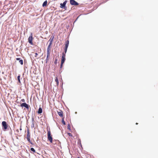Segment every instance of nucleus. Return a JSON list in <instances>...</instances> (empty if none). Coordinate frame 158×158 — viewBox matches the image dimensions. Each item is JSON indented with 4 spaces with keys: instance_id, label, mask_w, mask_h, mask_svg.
I'll list each match as a JSON object with an SVG mask.
<instances>
[{
    "instance_id": "1",
    "label": "nucleus",
    "mask_w": 158,
    "mask_h": 158,
    "mask_svg": "<svg viewBox=\"0 0 158 158\" xmlns=\"http://www.w3.org/2000/svg\"><path fill=\"white\" fill-rule=\"evenodd\" d=\"M47 131L48 140L51 143H52L53 141L54 142L55 141V142H59V141L58 140H54L53 141V138L52 137V135H51L50 128H49V129L48 128Z\"/></svg>"
},
{
    "instance_id": "2",
    "label": "nucleus",
    "mask_w": 158,
    "mask_h": 158,
    "mask_svg": "<svg viewBox=\"0 0 158 158\" xmlns=\"http://www.w3.org/2000/svg\"><path fill=\"white\" fill-rule=\"evenodd\" d=\"M2 125L3 131H5L8 128V125L6 122L3 121L2 122Z\"/></svg>"
},
{
    "instance_id": "3",
    "label": "nucleus",
    "mask_w": 158,
    "mask_h": 158,
    "mask_svg": "<svg viewBox=\"0 0 158 158\" xmlns=\"http://www.w3.org/2000/svg\"><path fill=\"white\" fill-rule=\"evenodd\" d=\"M67 2L68 1L65 0L63 3H60V7L64 9L65 10H67V7L66 6V4Z\"/></svg>"
},
{
    "instance_id": "4",
    "label": "nucleus",
    "mask_w": 158,
    "mask_h": 158,
    "mask_svg": "<svg viewBox=\"0 0 158 158\" xmlns=\"http://www.w3.org/2000/svg\"><path fill=\"white\" fill-rule=\"evenodd\" d=\"M33 39V38L32 36V33H31V35L29 36V37L28 39V42L29 43L32 45H33V43L32 42Z\"/></svg>"
},
{
    "instance_id": "5",
    "label": "nucleus",
    "mask_w": 158,
    "mask_h": 158,
    "mask_svg": "<svg viewBox=\"0 0 158 158\" xmlns=\"http://www.w3.org/2000/svg\"><path fill=\"white\" fill-rule=\"evenodd\" d=\"M26 138L28 141H30L31 134L30 132L29 129L28 128H27V134Z\"/></svg>"
},
{
    "instance_id": "6",
    "label": "nucleus",
    "mask_w": 158,
    "mask_h": 158,
    "mask_svg": "<svg viewBox=\"0 0 158 158\" xmlns=\"http://www.w3.org/2000/svg\"><path fill=\"white\" fill-rule=\"evenodd\" d=\"M70 3L72 6H77L79 5V3L75 0H70Z\"/></svg>"
},
{
    "instance_id": "7",
    "label": "nucleus",
    "mask_w": 158,
    "mask_h": 158,
    "mask_svg": "<svg viewBox=\"0 0 158 158\" xmlns=\"http://www.w3.org/2000/svg\"><path fill=\"white\" fill-rule=\"evenodd\" d=\"M28 105V104H27L26 102H23L20 104V105H19L18 106H20L22 108H23V107H25V108L26 107H27V106Z\"/></svg>"
},
{
    "instance_id": "8",
    "label": "nucleus",
    "mask_w": 158,
    "mask_h": 158,
    "mask_svg": "<svg viewBox=\"0 0 158 158\" xmlns=\"http://www.w3.org/2000/svg\"><path fill=\"white\" fill-rule=\"evenodd\" d=\"M57 114L60 117L62 118L63 117V112L61 110H60V111H57Z\"/></svg>"
},
{
    "instance_id": "9",
    "label": "nucleus",
    "mask_w": 158,
    "mask_h": 158,
    "mask_svg": "<svg viewBox=\"0 0 158 158\" xmlns=\"http://www.w3.org/2000/svg\"><path fill=\"white\" fill-rule=\"evenodd\" d=\"M69 44V40H66L65 43V47L64 48L66 49H68Z\"/></svg>"
},
{
    "instance_id": "10",
    "label": "nucleus",
    "mask_w": 158,
    "mask_h": 158,
    "mask_svg": "<svg viewBox=\"0 0 158 158\" xmlns=\"http://www.w3.org/2000/svg\"><path fill=\"white\" fill-rule=\"evenodd\" d=\"M17 60H19V62L21 65L23 64V60L22 59H21L20 58H17L16 59Z\"/></svg>"
},
{
    "instance_id": "11",
    "label": "nucleus",
    "mask_w": 158,
    "mask_h": 158,
    "mask_svg": "<svg viewBox=\"0 0 158 158\" xmlns=\"http://www.w3.org/2000/svg\"><path fill=\"white\" fill-rule=\"evenodd\" d=\"M40 106H41L40 105L38 110L37 111V113L38 114H41L43 112L42 109Z\"/></svg>"
},
{
    "instance_id": "12",
    "label": "nucleus",
    "mask_w": 158,
    "mask_h": 158,
    "mask_svg": "<svg viewBox=\"0 0 158 158\" xmlns=\"http://www.w3.org/2000/svg\"><path fill=\"white\" fill-rule=\"evenodd\" d=\"M50 53H47V57H46V60H45V61H46L45 62L46 63H47L48 60L49 59V57L50 56Z\"/></svg>"
},
{
    "instance_id": "13",
    "label": "nucleus",
    "mask_w": 158,
    "mask_h": 158,
    "mask_svg": "<svg viewBox=\"0 0 158 158\" xmlns=\"http://www.w3.org/2000/svg\"><path fill=\"white\" fill-rule=\"evenodd\" d=\"M48 2L47 0L45 1L43 3L42 6L43 7H45L47 6Z\"/></svg>"
},
{
    "instance_id": "14",
    "label": "nucleus",
    "mask_w": 158,
    "mask_h": 158,
    "mask_svg": "<svg viewBox=\"0 0 158 158\" xmlns=\"http://www.w3.org/2000/svg\"><path fill=\"white\" fill-rule=\"evenodd\" d=\"M54 36L52 35L50 39L48 41H49V42L52 43L53 41V39H54Z\"/></svg>"
},
{
    "instance_id": "15",
    "label": "nucleus",
    "mask_w": 158,
    "mask_h": 158,
    "mask_svg": "<svg viewBox=\"0 0 158 158\" xmlns=\"http://www.w3.org/2000/svg\"><path fill=\"white\" fill-rule=\"evenodd\" d=\"M77 144L79 146H80L81 148H82V145L81 143V140L80 139H79L78 140Z\"/></svg>"
},
{
    "instance_id": "16",
    "label": "nucleus",
    "mask_w": 158,
    "mask_h": 158,
    "mask_svg": "<svg viewBox=\"0 0 158 158\" xmlns=\"http://www.w3.org/2000/svg\"><path fill=\"white\" fill-rule=\"evenodd\" d=\"M51 48V46H50V45H48V46L47 48V53H50V51Z\"/></svg>"
},
{
    "instance_id": "17",
    "label": "nucleus",
    "mask_w": 158,
    "mask_h": 158,
    "mask_svg": "<svg viewBox=\"0 0 158 158\" xmlns=\"http://www.w3.org/2000/svg\"><path fill=\"white\" fill-rule=\"evenodd\" d=\"M20 74H19L17 76V80L18 81V83L20 84L21 83V81H20Z\"/></svg>"
},
{
    "instance_id": "18",
    "label": "nucleus",
    "mask_w": 158,
    "mask_h": 158,
    "mask_svg": "<svg viewBox=\"0 0 158 158\" xmlns=\"http://www.w3.org/2000/svg\"><path fill=\"white\" fill-rule=\"evenodd\" d=\"M66 60L65 57H62L61 63H64Z\"/></svg>"
},
{
    "instance_id": "19",
    "label": "nucleus",
    "mask_w": 158,
    "mask_h": 158,
    "mask_svg": "<svg viewBox=\"0 0 158 158\" xmlns=\"http://www.w3.org/2000/svg\"><path fill=\"white\" fill-rule=\"evenodd\" d=\"M67 129L70 131H71V127H70V125L69 123H68V124Z\"/></svg>"
},
{
    "instance_id": "20",
    "label": "nucleus",
    "mask_w": 158,
    "mask_h": 158,
    "mask_svg": "<svg viewBox=\"0 0 158 158\" xmlns=\"http://www.w3.org/2000/svg\"><path fill=\"white\" fill-rule=\"evenodd\" d=\"M64 117L61 120V122L64 125H66V123L65 121H64Z\"/></svg>"
},
{
    "instance_id": "21",
    "label": "nucleus",
    "mask_w": 158,
    "mask_h": 158,
    "mask_svg": "<svg viewBox=\"0 0 158 158\" xmlns=\"http://www.w3.org/2000/svg\"><path fill=\"white\" fill-rule=\"evenodd\" d=\"M30 107L29 105H28L26 107H25L26 108L27 111L29 112V113H30L31 111V108H30V109L29 110V107Z\"/></svg>"
},
{
    "instance_id": "22",
    "label": "nucleus",
    "mask_w": 158,
    "mask_h": 158,
    "mask_svg": "<svg viewBox=\"0 0 158 158\" xmlns=\"http://www.w3.org/2000/svg\"><path fill=\"white\" fill-rule=\"evenodd\" d=\"M30 150L31 151V152H32L33 153H35L36 152L35 150L33 148H30Z\"/></svg>"
},
{
    "instance_id": "23",
    "label": "nucleus",
    "mask_w": 158,
    "mask_h": 158,
    "mask_svg": "<svg viewBox=\"0 0 158 158\" xmlns=\"http://www.w3.org/2000/svg\"><path fill=\"white\" fill-rule=\"evenodd\" d=\"M29 143H30L31 145V146H35V144L34 143H33L32 142V140H30V141H28Z\"/></svg>"
},
{
    "instance_id": "24",
    "label": "nucleus",
    "mask_w": 158,
    "mask_h": 158,
    "mask_svg": "<svg viewBox=\"0 0 158 158\" xmlns=\"http://www.w3.org/2000/svg\"><path fill=\"white\" fill-rule=\"evenodd\" d=\"M81 15H79L78 16L77 18H76V19L74 21L73 23V26L74 25V23L77 21V20L79 18V17Z\"/></svg>"
},
{
    "instance_id": "25",
    "label": "nucleus",
    "mask_w": 158,
    "mask_h": 158,
    "mask_svg": "<svg viewBox=\"0 0 158 158\" xmlns=\"http://www.w3.org/2000/svg\"><path fill=\"white\" fill-rule=\"evenodd\" d=\"M61 82H62V83L61 84V89L63 90H63H64V89H63V80H62V79L61 78Z\"/></svg>"
},
{
    "instance_id": "26",
    "label": "nucleus",
    "mask_w": 158,
    "mask_h": 158,
    "mask_svg": "<svg viewBox=\"0 0 158 158\" xmlns=\"http://www.w3.org/2000/svg\"><path fill=\"white\" fill-rule=\"evenodd\" d=\"M66 53H64L63 52L62 53V57H65Z\"/></svg>"
},
{
    "instance_id": "27",
    "label": "nucleus",
    "mask_w": 158,
    "mask_h": 158,
    "mask_svg": "<svg viewBox=\"0 0 158 158\" xmlns=\"http://www.w3.org/2000/svg\"><path fill=\"white\" fill-rule=\"evenodd\" d=\"M67 135L69 136L70 137H72L73 136V135H72V134H71V133H69V132H67Z\"/></svg>"
},
{
    "instance_id": "28",
    "label": "nucleus",
    "mask_w": 158,
    "mask_h": 158,
    "mask_svg": "<svg viewBox=\"0 0 158 158\" xmlns=\"http://www.w3.org/2000/svg\"><path fill=\"white\" fill-rule=\"evenodd\" d=\"M57 58H56L54 60V63L55 64H57Z\"/></svg>"
},
{
    "instance_id": "29",
    "label": "nucleus",
    "mask_w": 158,
    "mask_h": 158,
    "mask_svg": "<svg viewBox=\"0 0 158 158\" xmlns=\"http://www.w3.org/2000/svg\"><path fill=\"white\" fill-rule=\"evenodd\" d=\"M63 63H61L60 66V69H61L63 67Z\"/></svg>"
},
{
    "instance_id": "30",
    "label": "nucleus",
    "mask_w": 158,
    "mask_h": 158,
    "mask_svg": "<svg viewBox=\"0 0 158 158\" xmlns=\"http://www.w3.org/2000/svg\"><path fill=\"white\" fill-rule=\"evenodd\" d=\"M35 115V113L33 110L32 113V117H33Z\"/></svg>"
},
{
    "instance_id": "31",
    "label": "nucleus",
    "mask_w": 158,
    "mask_h": 158,
    "mask_svg": "<svg viewBox=\"0 0 158 158\" xmlns=\"http://www.w3.org/2000/svg\"><path fill=\"white\" fill-rule=\"evenodd\" d=\"M55 81L56 82H59L58 79L57 77H56L55 79Z\"/></svg>"
},
{
    "instance_id": "32",
    "label": "nucleus",
    "mask_w": 158,
    "mask_h": 158,
    "mask_svg": "<svg viewBox=\"0 0 158 158\" xmlns=\"http://www.w3.org/2000/svg\"><path fill=\"white\" fill-rule=\"evenodd\" d=\"M54 8V7H53L52 8H50L49 9H48V10H50V11H52L53 10V8Z\"/></svg>"
},
{
    "instance_id": "33",
    "label": "nucleus",
    "mask_w": 158,
    "mask_h": 158,
    "mask_svg": "<svg viewBox=\"0 0 158 158\" xmlns=\"http://www.w3.org/2000/svg\"><path fill=\"white\" fill-rule=\"evenodd\" d=\"M34 127V125L33 123H32L31 125V127L32 128Z\"/></svg>"
},
{
    "instance_id": "34",
    "label": "nucleus",
    "mask_w": 158,
    "mask_h": 158,
    "mask_svg": "<svg viewBox=\"0 0 158 158\" xmlns=\"http://www.w3.org/2000/svg\"><path fill=\"white\" fill-rule=\"evenodd\" d=\"M67 49L64 48V51L63 52L66 53L67 51Z\"/></svg>"
},
{
    "instance_id": "35",
    "label": "nucleus",
    "mask_w": 158,
    "mask_h": 158,
    "mask_svg": "<svg viewBox=\"0 0 158 158\" xmlns=\"http://www.w3.org/2000/svg\"><path fill=\"white\" fill-rule=\"evenodd\" d=\"M21 101L22 102H25V100L24 99H21Z\"/></svg>"
},
{
    "instance_id": "36",
    "label": "nucleus",
    "mask_w": 158,
    "mask_h": 158,
    "mask_svg": "<svg viewBox=\"0 0 158 158\" xmlns=\"http://www.w3.org/2000/svg\"><path fill=\"white\" fill-rule=\"evenodd\" d=\"M32 123H33V122H34V117H32Z\"/></svg>"
},
{
    "instance_id": "37",
    "label": "nucleus",
    "mask_w": 158,
    "mask_h": 158,
    "mask_svg": "<svg viewBox=\"0 0 158 158\" xmlns=\"http://www.w3.org/2000/svg\"><path fill=\"white\" fill-rule=\"evenodd\" d=\"M52 44V43L49 42V43L48 45L51 46Z\"/></svg>"
},
{
    "instance_id": "38",
    "label": "nucleus",
    "mask_w": 158,
    "mask_h": 158,
    "mask_svg": "<svg viewBox=\"0 0 158 158\" xmlns=\"http://www.w3.org/2000/svg\"><path fill=\"white\" fill-rule=\"evenodd\" d=\"M35 57H36L38 55V54L37 52L35 53Z\"/></svg>"
},
{
    "instance_id": "39",
    "label": "nucleus",
    "mask_w": 158,
    "mask_h": 158,
    "mask_svg": "<svg viewBox=\"0 0 158 158\" xmlns=\"http://www.w3.org/2000/svg\"><path fill=\"white\" fill-rule=\"evenodd\" d=\"M66 28L67 29H68L69 28V25H66Z\"/></svg>"
},
{
    "instance_id": "40",
    "label": "nucleus",
    "mask_w": 158,
    "mask_h": 158,
    "mask_svg": "<svg viewBox=\"0 0 158 158\" xmlns=\"http://www.w3.org/2000/svg\"><path fill=\"white\" fill-rule=\"evenodd\" d=\"M56 85L57 86H58L59 84V81L57 82H56Z\"/></svg>"
},
{
    "instance_id": "41",
    "label": "nucleus",
    "mask_w": 158,
    "mask_h": 158,
    "mask_svg": "<svg viewBox=\"0 0 158 158\" xmlns=\"http://www.w3.org/2000/svg\"><path fill=\"white\" fill-rule=\"evenodd\" d=\"M16 102L17 103H18V104L20 103V102H19V101H16Z\"/></svg>"
},
{
    "instance_id": "42",
    "label": "nucleus",
    "mask_w": 158,
    "mask_h": 158,
    "mask_svg": "<svg viewBox=\"0 0 158 158\" xmlns=\"http://www.w3.org/2000/svg\"><path fill=\"white\" fill-rule=\"evenodd\" d=\"M19 130L20 131H21L22 130V128H21V126H20V128H19Z\"/></svg>"
},
{
    "instance_id": "43",
    "label": "nucleus",
    "mask_w": 158,
    "mask_h": 158,
    "mask_svg": "<svg viewBox=\"0 0 158 158\" xmlns=\"http://www.w3.org/2000/svg\"><path fill=\"white\" fill-rule=\"evenodd\" d=\"M10 130H11V131L9 132V133L10 134H12V131H11V128H10Z\"/></svg>"
},
{
    "instance_id": "44",
    "label": "nucleus",
    "mask_w": 158,
    "mask_h": 158,
    "mask_svg": "<svg viewBox=\"0 0 158 158\" xmlns=\"http://www.w3.org/2000/svg\"><path fill=\"white\" fill-rule=\"evenodd\" d=\"M16 131H17L18 132H19V130L18 129L16 130Z\"/></svg>"
},
{
    "instance_id": "45",
    "label": "nucleus",
    "mask_w": 158,
    "mask_h": 158,
    "mask_svg": "<svg viewBox=\"0 0 158 158\" xmlns=\"http://www.w3.org/2000/svg\"><path fill=\"white\" fill-rule=\"evenodd\" d=\"M60 10H59V11H58V10H57V11H56V12H60Z\"/></svg>"
},
{
    "instance_id": "46",
    "label": "nucleus",
    "mask_w": 158,
    "mask_h": 158,
    "mask_svg": "<svg viewBox=\"0 0 158 158\" xmlns=\"http://www.w3.org/2000/svg\"><path fill=\"white\" fill-rule=\"evenodd\" d=\"M62 72V71H60V70L59 71V73H60Z\"/></svg>"
},
{
    "instance_id": "47",
    "label": "nucleus",
    "mask_w": 158,
    "mask_h": 158,
    "mask_svg": "<svg viewBox=\"0 0 158 158\" xmlns=\"http://www.w3.org/2000/svg\"><path fill=\"white\" fill-rule=\"evenodd\" d=\"M75 114H77V112H76H76H75Z\"/></svg>"
},
{
    "instance_id": "48",
    "label": "nucleus",
    "mask_w": 158,
    "mask_h": 158,
    "mask_svg": "<svg viewBox=\"0 0 158 158\" xmlns=\"http://www.w3.org/2000/svg\"><path fill=\"white\" fill-rule=\"evenodd\" d=\"M138 124V123H136V125H137Z\"/></svg>"
},
{
    "instance_id": "49",
    "label": "nucleus",
    "mask_w": 158,
    "mask_h": 158,
    "mask_svg": "<svg viewBox=\"0 0 158 158\" xmlns=\"http://www.w3.org/2000/svg\"><path fill=\"white\" fill-rule=\"evenodd\" d=\"M16 137V138H17V139H18V137Z\"/></svg>"
},
{
    "instance_id": "50",
    "label": "nucleus",
    "mask_w": 158,
    "mask_h": 158,
    "mask_svg": "<svg viewBox=\"0 0 158 158\" xmlns=\"http://www.w3.org/2000/svg\"><path fill=\"white\" fill-rule=\"evenodd\" d=\"M77 158H80L79 157H78Z\"/></svg>"
},
{
    "instance_id": "51",
    "label": "nucleus",
    "mask_w": 158,
    "mask_h": 158,
    "mask_svg": "<svg viewBox=\"0 0 158 158\" xmlns=\"http://www.w3.org/2000/svg\"><path fill=\"white\" fill-rule=\"evenodd\" d=\"M38 140H37L36 141L37 142H38Z\"/></svg>"
},
{
    "instance_id": "52",
    "label": "nucleus",
    "mask_w": 158,
    "mask_h": 158,
    "mask_svg": "<svg viewBox=\"0 0 158 158\" xmlns=\"http://www.w3.org/2000/svg\"><path fill=\"white\" fill-rule=\"evenodd\" d=\"M35 146H37V145H35Z\"/></svg>"
},
{
    "instance_id": "53",
    "label": "nucleus",
    "mask_w": 158,
    "mask_h": 158,
    "mask_svg": "<svg viewBox=\"0 0 158 158\" xmlns=\"http://www.w3.org/2000/svg\"><path fill=\"white\" fill-rule=\"evenodd\" d=\"M29 156H30V155L29 154Z\"/></svg>"
}]
</instances>
